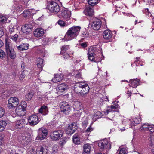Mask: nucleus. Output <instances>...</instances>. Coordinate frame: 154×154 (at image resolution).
Segmentation results:
<instances>
[{
  "instance_id": "1",
  "label": "nucleus",
  "mask_w": 154,
  "mask_h": 154,
  "mask_svg": "<svg viewBox=\"0 0 154 154\" xmlns=\"http://www.w3.org/2000/svg\"><path fill=\"white\" fill-rule=\"evenodd\" d=\"M80 29L81 27L79 26H73L69 28L64 36V39L69 41L76 38L79 35Z\"/></svg>"
},
{
  "instance_id": "27",
  "label": "nucleus",
  "mask_w": 154,
  "mask_h": 154,
  "mask_svg": "<svg viewBox=\"0 0 154 154\" xmlns=\"http://www.w3.org/2000/svg\"><path fill=\"white\" fill-rule=\"evenodd\" d=\"M130 81L131 83L129 85L130 86L133 88L136 87L139 85V80L137 79H131Z\"/></svg>"
},
{
  "instance_id": "46",
  "label": "nucleus",
  "mask_w": 154,
  "mask_h": 154,
  "mask_svg": "<svg viewBox=\"0 0 154 154\" xmlns=\"http://www.w3.org/2000/svg\"><path fill=\"white\" fill-rule=\"evenodd\" d=\"M67 139L66 138H63L59 142V144L60 145H63L66 142Z\"/></svg>"
},
{
  "instance_id": "58",
  "label": "nucleus",
  "mask_w": 154,
  "mask_h": 154,
  "mask_svg": "<svg viewBox=\"0 0 154 154\" xmlns=\"http://www.w3.org/2000/svg\"><path fill=\"white\" fill-rule=\"evenodd\" d=\"M4 136L3 134H2L0 135V145L2 144L3 142V139Z\"/></svg>"
},
{
  "instance_id": "5",
  "label": "nucleus",
  "mask_w": 154,
  "mask_h": 154,
  "mask_svg": "<svg viewBox=\"0 0 154 154\" xmlns=\"http://www.w3.org/2000/svg\"><path fill=\"white\" fill-rule=\"evenodd\" d=\"M61 16L63 19L66 21L69 20L71 17V11L68 8H63L61 11Z\"/></svg>"
},
{
  "instance_id": "53",
  "label": "nucleus",
  "mask_w": 154,
  "mask_h": 154,
  "mask_svg": "<svg viewBox=\"0 0 154 154\" xmlns=\"http://www.w3.org/2000/svg\"><path fill=\"white\" fill-rule=\"evenodd\" d=\"M44 50L43 49L38 48L37 49V52L40 54H42V56L43 55V53L44 52Z\"/></svg>"
},
{
  "instance_id": "57",
  "label": "nucleus",
  "mask_w": 154,
  "mask_h": 154,
  "mask_svg": "<svg viewBox=\"0 0 154 154\" xmlns=\"http://www.w3.org/2000/svg\"><path fill=\"white\" fill-rule=\"evenodd\" d=\"M3 35V29L2 28L0 27V38L2 37Z\"/></svg>"
},
{
  "instance_id": "42",
  "label": "nucleus",
  "mask_w": 154,
  "mask_h": 154,
  "mask_svg": "<svg viewBox=\"0 0 154 154\" xmlns=\"http://www.w3.org/2000/svg\"><path fill=\"white\" fill-rule=\"evenodd\" d=\"M57 23L61 27H66L68 26L67 24H66L65 22L61 20H59Z\"/></svg>"
},
{
  "instance_id": "44",
  "label": "nucleus",
  "mask_w": 154,
  "mask_h": 154,
  "mask_svg": "<svg viewBox=\"0 0 154 154\" xmlns=\"http://www.w3.org/2000/svg\"><path fill=\"white\" fill-rule=\"evenodd\" d=\"M28 152L29 154H35V149L31 147L28 149Z\"/></svg>"
},
{
  "instance_id": "7",
  "label": "nucleus",
  "mask_w": 154,
  "mask_h": 154,
  "mask_svg": "<svg viewBox=\"0 0 154 154\" xmlns=\"http://www.w3.org/2000/svg\"><path fill=\"white\" fill-rule=\"evenodd\" d=\"M61 112L66 114H68L71 110L70 106L66 102H62L60 103Z\"/></svg>"
},
{
  "instance_id": "2",
  "label": "nucleus",
  "mask_w": 154,
  "mask_h": 154,
  "mask_svg": "<svg viewBox=\"0 0 154 154\" xmlns=\"http://www.w3.org/2000/svg\"><path fill=\"white\" fill-rule=\"evenodd\" d=\"M5 42V50L8 56L11 59H14L16 57V55L13 46L9 42V39L6 38Z\"/></svg>"
},
{
  "instance_id": "60",
  "label": "nucleus",
  "mask_w": 154,
  "mask_h": 154,
  "mask_svg": "<svg viewBox=\"0 0 154 154\" xmlns=\"http://www.w3.org/2000/svg\"><path fill=\"white\" fill-rule=\"evenodd\" d=\"M75 76L76 78H80L81 77V75L80 73L76 74V75H75Z\"/></svg>"
},
{
  "instance_id": "56",
  "label": "nucleus",
  "mask_w": 154,
  "mask_h": 154,
  "mask_svg": "<svg viewBox=\"0 0 154 154\" xmlns=\"http://www.w3.org/2000/svg\"><path fill=\"white\" fill-rule=\"evenodd\" d=\"M82 36L83 37H88V34L87 32H85L82 34Z\"/></svg>"
},
{
  "instance_id": "31",
  "label": "nucleus",
  "mask_w": 154,
  "mask_h": 154,
  "mask_svg": "<svg viewBox=\"0 0 154 154\" xmlns=\"http://www.w3.org/2000/svg\"><path fill=\"white\" fill-rule=\"evenodd\" d=\"M48 151L46 148L41 147L37 149L36 152L37 154H46Z\"/></svg>"
},
{
  "instance_id": "15",
  "label": "nucleus",
  "mask_w": 154,
  "mask_h": 154,
  "mask_svg": "<svg viewBox=\"0 0 154 154\" xmlns=\"http://www.w3.org/2000/svg\"><path fill=\"white\" fill-rule=\"evenodd\" d=\"M44 33V30L42 28H37L33 32L34 36L38 38L42 37Z\"/></svg>"
},
{
  "instance_id": "22",
  "label": "nucleus",
  "mask_w": 154,
  "mask_h": 154,
  "mask_svg": "<svg viewBox=\"0 0 154 154\" xmlns=\"http://www.w3.org/2000/svg\"><path fill=\"white\" fill-rule=\"evenodd\" d=\"M19 140L21 143L27 144L30 141V139L28 137L25 136H19Z\"/></svg>"
},
{
  "instance_id": "34",
  "label": "nucleus",
  "mask_w": 154,
  "mask_h": 154,
  "mask_svg": "<svg viewBox=\"0 0 154 154\" xmlns=\"http://www.w3.org/2000/svg\"><path fill=\"white\" fill-rule=\"evenodd\" d=\"M29 45L27 44H22L18 47V48L20 50H26L28 48Z\"/></svg>"
},
{
  "instance_id": "51",
  "label": "nucleus",
  "mask_w": 154,
  "mask_h": 154,
  "mask_svg": "<svg viewBox=\"0 0 154 154\" xmlns=\"http://www.w3.org/2000/svg\"><path fill=\"white\" fill-rule=\"evenodd\" d=\"M5 56V52L2 50H0V58L2 59Z\"/></svg>"
},
{
  "instance_id": "28",
  "label": "nucleus",
  "mask_w": 154,
  "mask_h": 154,
  "mask_svg": "<svg viewBox=\"0 0 154 154\" xmlns=\"http://www.w3.org/2000/svg\"><path fill=\"white\" fill-rule=\"evenodd\" d=\"M73 106L74 109L76 110H79L82 108V104L78 101H75L73 103Z\"/></svg>"
},
{
  "instance_id": "45",
  "label": "nucleus",
  "mask_w": 154,
  "mask_h": 154,
  "mask_svg": "<svg viewBox=\"0 0 154 154\" xmlns=\"http://www.w3.org/2000/svg\"><path fill=\"white\" fill-rule=\"evenodd\" d=\"M119 150V152L118 154H126V150L125 148H120Z\"/></svg>"
},
{
  "instance_id": "13",
  "label": "nucleus",
  "mask_w": 154,
  "mask_h": 154,
  "mask_svg": "<svg viewBox=\"0 0 154 154\" xmlns=\"http://www.w3.org/2000/svg\"><path fill=\"white\" fill-rule=\"evenodd\" d=\"M68 88V86L64 83L59 85L57 88V93L60 95H62V93L65 92Z\"/></svg>"
},
{
  "instance_id": "19",
  "label": "nucleus",
  "mask_w": 154,
  "mask_h": 154,
  "mask_svg": "<svg viewBox=\"0 0 154 154\" xmlns=\"http://www.w3.org/2000/svg\"><path fill=\"white\" fill-rule=\"evenodd\" d=\"M63 75L61 73H57L55 74L54 78L52 79L53 82L57 83L61 81L63 79Z\"/></svg>"
},
{
  "instance_id": "23",
  "label": "nucleus",
  "mask_w": 154,
  "mask_h": 154,
  "mask_svg": "<svg viewBox=\"0 0 154 154\" xmlns=\"http://www.w3.org/2000/svg\"><path fill=\"white\" fill-rule=\"evenodd\" d=\"M24 110V106H23L22 105H19L16 109L15 112L18 115L21 116L23 115Z\"/></svg>"
},
{
  "instance_id": "11",
  "label": "nucleus",
  "mask_w": 154,
  "mask_h": 154,
  "mask_svg": "<svg viewBox=\"0 0 154 154\" xmlns=\"http://www.w3.org/2000/svg\"><path fill=\"white\" fill-rule=\"evenodd\" d=\"M28 119L30 125L32 126L36 125L39 122L38 116L35 115L30 116Z\"/></svg>"
},
{
  "instance_id": "10",
  "label": "nucleus",
  "mask_w": 154,
  "mask_h": 154,
  "mask_svg": "<svg viewBox=\"0 0 154 154\" xmlns=\"http://www.w3.org/2000/svg\"><path fill=\"white\" fill-rule=\"evenodd\" d=\"M63 136V133L60 131H55L52 132L51 134V138L53 140H58Z\"/></svg>"
},
{
  "instance_id": "50",
  "label": "nucleus",
  "mask_w": 154,
  "mask_h": 154,
  "mask_svg": "<svg viewBox=\"0 0 154 154\" xmlns=\"http://www.w3.org/2000/svg\"><path fill=\"white\" fill-rule=\"evenodd\" d=\"M118 102H117L116 103L110 106L112 109H113L115 110V111L116 109L118 108L119 107V105L117 103Z\"/></svg>"
},
{
  "instance_id": "8",
  "label": "nucleus",
  "mask_w": 154,
  "mask_h": 154,
  "mask_svg": "<svg viewBox=\"0 0 154 154\" xmlns=\"http://www.w3.org/2000/svg\"><path fill=\"white\" fill-rule=\"evenodd\" d=\"M18 104L19 100L18 98L15 97H13L9 99L7 106L9 108L15 107L18 105Z\"/></svg>"
},
{
  "instance_id": "16",
  "label": "nucleus",
  "mask_w": 154,
  "mask_h": 154,
  "mask_svg": "<svg viewBox=\"0 0 154 154\" xmlns=\"http://www.w3.org/2000/svg\"><path fill=\"white\" fill-rule=\"evenodd\" d=\"M32 28L31 24H26L22 27L21 30L23 33L27 34L32 31Z\"/></svg>"
},
{
  "instance_id": "26",
  "label": "nucleus",
  "mask_w": 154,
  "mask_h": 154,
  "mask_svg": "<svg viewBox=\"0 0 154 154\" xmlns=\"http://www.w3.org/2000/svg\"><path fill=\"white\" fill-rule=\"evenodd\" d=\"M25 120L22 119L16 122L15 127L17 129L21 128L25 125Z\"/></svg>"
},
{
  "instance_id": "30",
  "label": "nucleus",
  "mask_w": 154,
  "mask_h": 154,
  "mask_svg": "<svg viewBox=\"0 0 154 154\" xmlns=\"http://www.w3.org/2000/svg\"><path fill=\"white\" fill-rule=\"evenodd\" d=\"M85 15L91 16L93 15L94 11L93 9L90 7H87L84 11Z\"/></svg>"
},
{
  "instance_id": "32",
  "label": "nucleus",
  "mask_w": 154,
  "mask_h": 154,
  "mask_svg": "<svg viewBox=\"0 0 154 154\" xmlns=\"http://www.w3.org/2000/svg\"><path fill=\"white\" fill-rule=\"evenodd\" d=\"M70 50V48L69 45H64L62 46L61 48V53L64 54L66 53H69Z\"/></svg>"
},
{
  "instance_id": "9",
  "label": "nucleus",
  "mask_w": 154,
  "mask_h": 154,
  "mask_svg": "<svg viewBox=\"0 0 154 154\" xmlns=\"http://www.w3.org/2000/svg\"><path fill=\"white\" fill-rule=\"evenodd\" d=\"M102 22L98 19H94L91 24V27L92 29L95 30L100 29L101 27Z\"/></svg>"
},
{
  "instance_id": "48",
  "label": "nucleus",
  "mask_w": 154,
  "mask_h": 154,
  "mask_svg": "<svg viewBox=\"0 0 154 154\" xmlns=\"http://www.w3.org/2000/svg\"><path fill=\"white\" fill-rule=\"evenodd\" d=\"M149 140L151 146L154 145V136H151L149 139Z\"/></svg>"
},
{
  "instance_id": "24",
  "label": "nucleus",
  "mask_w": 154,
  "mask_h": 154,
  "mask_svg": "<svg viewBox=\"0 0 154 154\" xmlns=\"http://www.w3.org/2000/svg\"><path fill=\"white\" fill-rule=\"evenodd\" d=\"M82 83H77L74 88V91L77 93H79L82 95Z\"/></svg>"
},
{
  "instance_id": "64",
  "label": "nucleus",
  "mask_w": 154,
  "mask_h": 154,
  "mask_svg": "<svg viewBox=\"0 0 154 154\" xmlns=\"http://www.w3.org/2000/svg\"><path fill=\"white\" fill-rule=\"evenodd\" d=\"M22 103L23 105V106H24V108L26 106V103L25 102L23 101Z\"/></svg>"
},
{
  "instance_id": "55",
  "label": "nucleus",
  "mask_w": 154,
  "mask_h": 154,
  "mask_svg": "<svg viewBox=\"0 0 154 154\" xmlns=\"http://www.w3.org/2000/svg\"><path fill=\"white\" fill-rule=\"evenodd\" d=\"M93 130V128L90 126L86 130V132L87 133H89Z\"/></svg>"
},
{
  "instance_id": "43",
  "label": "nucleus",
  "mask_w": 154,
  "mask_h": 154,
  "mask_svg": "<svg viewBox=\"0 0 154 154\" xmlns=\"http://www.w3.org/2000/svg\"><path fill=\"white\" fill-rule=\"evenodd\" d=\"M6 20V17L2 14H0V22L4 23L5 22Z\"/></svg>"
},
{
  "instance_id": "18",
  "label": "nucleus",
  "mask_w": 154,
  "mask_h": 154,
  "mask_svg": "<svg viewBox=\"0 0 154 154\" xmlns=\"http://www.w3.org/2000/svg\"><path fill=\"white\" fill-rule=\"evenodd\" d=\"M112 32L109 29L106 30L103 33V36L104 39L106 40H110L112 37Z\"/></svg>"
},
{
  "instance_id": "63",
  "label": "nucleus",
  "mask_w": 154,
  "mask_h": 154,
  "mask_svg": "<svg viewBox=\"0 0 154 154\" xmlns=\"http://www.w3.org/2000/svg\"><path fill=\"white\" fill-rule=\"evenodd\" d=\"M3 45V42L0 39V48Z\"/></svg>"
},
{
  "instance_id": "37",
  "label": "nucleus",
  "mask_w": 154,
  "mask_h": 154,
  "mask_svg": "<svg viewBox=\"0 0 154 154\" xmlns=\"http://www.w3.org/2000/svg\"><path fill=\"white\" fill-rule=\"evenodd\" d=\"M7 123L5 121H0V131H3L5 128Z\"/></svg>"
},
{
  "instance_id": "47",
  "label": "nucleus",
  "mask_w": 154,
  "mask_h": 154,
  "mask_svg": "<svg viewBox=\"0 0 154 154\" xmlns=\"http://www.w3.org/2000/svg\"><path fill=\"white\" fill-rule=\"evenodd\" d=\"M115 111V110L113 109L111 107H108V109H107L106 111H104V113L106 115L108 114L109 113Z\"/></svg>"
},
{
  "instance_id": "38",
  "label": "nucleus",
  "mask_w": 154,
  "mask_h": 154,
  "mask_svg": "<svg viewBox=\"0 0 154 154\" xmlns=\"http://www.w3.org/2000/svg\"><path fill=\"white\" fill-rule=\"evenodd\" d=\"M59 149V146L57 145H54L53 146L52 150L51 152L52 154H55L57 152Z\"/></svg>"
},
{
  "instance_id": "25",
  "label": "nucleus",
  "mask_w": 154,
  "mask_h": 154,
  "mask_svg": "<svg viewBox=\"0 0 154 154\" xmlns=\"http://www.w3.org/2000/svg\"><path fill=\"white\" fill-rule=\"evenodd\" d=\"M82 95H84L87 93L89 91V88L87 84H84L82 83Z\"/></svg>"
},
{
  "instance_id": "12",
  "label": "nucleus",
  "mask_w": 154,
  "mask_h": 154,
  "mask_svg": "<svg viewBox=\"0 0 154 154\" xmlns=\"http://www.w3.org/2000/svg\"><path fill=\"white\" fill-rule=\"evenodd\" d=\"M154 126L148 124H143L140 128V130L143 131H149L151 133L154 132Z\"/></svg>"
},
{
  "instance_id": "61",
  "label": "nucleus",
  "mask_w": 154,
  "mask_h": 154,
  "mask_svg": "<svg viewBox=\"0 0 154 154\" xmlns=\"http://www.w3.org/2000/svg\"><path fill=\"white\" fill-rule=\"evenodd\" d=\"M81 46L83 48H85L87 46V44L86 43H83L81 44Z\"/></svg>"
},
{
  "instance_id": "35",
  "label": "nucleus",
  "mask_w": 154,
  "mask_h": 154,
  "mask_svg": "<svg viewBox=\"0 0 154 154\" xmlns=\"http://www.w3.org/2000/svg\"><path fill=\"white\" fill-rule=\"evenodd\" d=\"M37 65L38 68L40 69V70H41V69L43 67V60L40 58H38L37 60Z\"/></svg>"
},
{
  "instance_id": "17",
  "label": "nucleus",
  "mask_w": 154,
  "mask_h": 154,
  "mask_svg": "<svg viewBox=\"0 0 154 154\" xmlns=\"http://www.w3.org/2000/svg\"><path fill=\"white\" fill-rule=\"evenodd\" d=\"M88 59L91 61L94 62L97 61V60L96 59V57L95 52L93 51L92 50H89L88 54Z\"/></svg>"
},
{
  "instance_id": "52",
  "label": "nucleus",
  "mask_w": 154,
  "mask_h": 154,
  "mask_svg": "<svg viewBox=\"0 0 154 154\" xmlns=\"http://www.w3.org/2000/svg\"><path fill=\"white\" fill-rule=\"evenodd\" d=\"M69 53H65L64 54H61L62 55H63V57L65 59H67L70 56V54H69Z\"/></svg>"
},
{
  "instance_id": "4",
  "label": "nucleus",
  "mask_w": 154,
  "mask_h": 154,
  "mask_svg": "<svg viewBox=\"0 0 154 154\" xmlns=\"http://www.w3.org/2000/svg\"><path fill=\"white\" fill-rule=\"evenodd\" d=\"M48 9L51 12L57 14L60 11V8L58 5L55 2H50L47 6Z\"/></svg>"
},
{
  "instance_id": "62",
  "label": "nucleus",
  "mask_w": 154,
  "mask_h": 154,
  "mask_svg": "<svg viewBox=\"0 0 154 154\" xmlns=\"http://www.w3.org/2000/svg\"><path fill=\"white\" fill-rule=\"evenodd\" d=\"M25 75L23 74H21L20 77V80H23L25 77Z\"/></svg>"
},
{
  "instance_id": "21",
  "label": "nucleus",
  "mask_w": 154,
  "mask_h": 154,
  "mask_svg": "<svg viewBox=\"0 0 154 154\" xmlns=\"http://www.w3.org/2000/svg\"><path fill=\"white\" fill-rule=\"evenodd\" d=\"M48 108L47 106L43 105L39 109V113L43 115H46L48 114Z\"/></svg>"
},
{
  "instance_id": "40",
  "label": "nucleus",
  "mask_w": 154,
  "mask_h": 154,
  "mask_svg": "<svg viewBox=\"0 0 154 154\" xmlns=\"http://www.w3.org/2000/svg\"><path fill=\"white\" fill-rule=\"evenodd\" d=\"M34 10H32V11H31L30 10H25L23 11V16L24 17H26L27 16L31 14L33 12H34Z\"/></svg>"
},
{
  "instance_id": "36",
  "label": "nucleus",
  "mask_w": 154,
  "mask_h": 154,
  "mask_svg": "<svg viewBox=\"0 0 154 154\" xmlns=\"http://www.w3.org/2000/svg\"><path fill=\"white\" fill-rule=\"evenodd\" d=\"M101 113L100 112H97L96 114H95L92 116V118L93 121H95L99 118L101 117L100 114Z\"/></svg>"
},
{
  "instance_id": "6",
  "label": "nucleus",
  "mask_w": 154,
  "mask_h": 154,
  "mask_svg": "<svg viewBox=\"0 0 154 154\" xmlns=\"http://www.w3.org/2000/svg\"><path fill=\"white\" fill-rule=\"evenodd\" d=\"M48 134V131L46 129L42 127L38 130V135L37 137L38 140H42L46 138Z\"/></svg>"
},
{
  "instance_id": "54",
  "label": "nucleus",
  "mask_w": 154,
  "mask_h": 154,
  "mask_svg": "<svg viewBox=\"0 0 154 154\" xmlns=\"http://www.w3.org/2000/svg\"><path fill=\"white\" fill-rule=\"evenodd\" d=\"M18 37V35L17 34H15L14 36H12L11 37V38L14 41H16Z\"/></svg>"
},
{
  "instance_id": "29",
  "label": "nucleus",
  "mask_w": 154,
  "mask_h": 154,
  "mask_svg": "<svg viewBox=\"0 0 154 154\" xmlns=\"http://www.w3.org/2000/svg\"><path fill=\"white\" fill-rule=\"evenodd\" d=\"M91 147V145L88 144H86L84 145L83 146L84 152L83 154H87L90 153Z\"/></svg>"
},
{
  "instance_id": "33",
  "label": "nucleus",
  "mask_w": 154,
  "mask_h": 154,
  "mask_svg": "<svg viewBox=\"0 0 154 154\" xmlns=\"http://www.w3.org/2000/svg\"><path fill=\"white\" fill-rule=\"evenodd\" d=\"M73 141L75 144H79L80 143L79 136L78 134H75L74 135L73 137Z\"/></svg>"
},
{
  "instance_id": "3",
  "label": "nucleus",
  "mask_w": 154,
  "mask_h": 154,
  "mask_svg": "<svg viewBox=\"0 0 154 154\" xmlns=\"http://www.w3.org/2000/svg\"><path fill=\"white\" fill-rule=\"evenodd\" d=\"M98 146L101 150H109L111 148V145L108 140L106 139L100 140Z\"/></svg>"
},
{
  "instance_id": "14",
  "label": "nucleus",
  "mask_w": 154,
  "mask_h": 154,
  "mask_svg": "<svg viewBox=\"0 0 154 154\" xmlns=\"http://www.w3.org/2000/svg\"><path fill=\"white\" fill-rule=\"evenodd\" d=\"M77 126L75 123H72L69 125L67 128L66 133L68 134H73L76 130Z\"/></svg>"
},
{
  "instance_id": "59",
  "label": "nucleus",
  "mask_w": 154,
  "mask_h": 154,
  "mask_svg": "<svg viewBox=\"0 0 154 154\" xmlns=\"http://www.w3.org/2000/svg\"><path fill=\"white\" fill-rule=\"evenodd\" d=\"M82 124L84 127H86V125L88 124V122L87 120H85L83 122Z\"/></svg>"
},
{
  "instance_id": "20",
  "label": "nucleus",
  "mask_w": 154,
  "mask_h": 154,
  "mask_svg": "<svg viewBox=\"0 0 154 154\" xmlns=\"http://www.w3.org/2000/svg\"><path fill=\"white\" fill-rule=\"evenodd\" d=\"M141 121V119L139 118L135 117L131 120H128V122L130 124V126L135 125L138 124Z\"/></svg>"
},
{
  "instance_id": "41",
  "label": "nucleus",
  "mask_w": 154,
  "mask_h": 154,
  "mask_svg": "<svg viewBox=\"0 0 154 154\" xmlns=\"http://www.w3.org/2000/svg\"><path fill=\"white\" fill-rule=\"evenodd\" d=\"M98 0H89L88 4L91 6H94L98 3Z\"/></svg>"
},
{
  "instance_id": "49",
  "label": "nucleus",
  "mask_w": 154,
  "mask_h": 154,
  "mask_svg": "<svg viewBox=\"0 0 154 154\" xmlns=\"http://www.w3.org/2000/svg\"><path fill=\"white\" fill-rule=\"evenodd\" d=\"M5 113V110L4 109L0 107V118L3 116Z\"/></svg>"
},
{
  "instance_id": "39",
  "label": "nucleus",
  "mask_w": 154,
  "mask_h": 154,
  "mask_svg": "<svg viewBox=\"0 0 154 154\" xmlns=\"http://www.w3.org/2000/svg\"><path fill=\"white\" fill-rule=\"evenodd\" d=\"M33 96L32 92H29L26 94L25 96L26 99L28 100H30Z\"/></svg>"
}]
</instances>
